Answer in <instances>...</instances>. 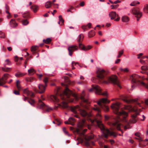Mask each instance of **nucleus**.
<instances>
[{"label": "nucleus", "mask_w": 148, "mask_h": 148, "mask_svg": "<svg viewBox=\"0 0 148 148\" xmlns=\"http://www.w3.org/2000/svg\"><path fill=\"white\" fill-rule=\"evenodd\" d=\"M97 104L99 106L98 107L96 105H94V107L92 108V109L97 112V114L95 119L92 121L93 123L95 122L98 126L100 128L102 134L101 138H107L109 136H113L114 137L116 136V134L112 131H110L108 129H106L103 125L101 123V110L100 108L103 109L106 111L108 110L109 108L106 105V103H109V101L106 98H102L97 102Z\"/></svg>", "instance_id": "nucleus-1"}, {"label": "nucleus", "mask_w": 148, "mask_h": 148, "mask_svg": "<svg viewBox=\"0 0 148 148\" xmlns=\"http://www.w3.org/2000/svg\"><path fill=\"white\" fill-rule=\"evenodd\" d=\"M120 107L121 103L118 102L113 103L111 106V108L114 110V112L118 115L124 116L123 121L125 122H127L125 117L127 116L128 113L123 110L119 111V109Z\"/></svg>", "instance_id": "nucleus-2"}, {"label": "nucleus", "mask_w": 148, "mask_h": 148, "mask_svg": "<svg viewBox=\"0 0 148 148\" xmlns=\"http://www.w3.org/2000/svg\"><path fill=\"white\" fill-rule=\"evenodd\" d=\"M72 95L76 99H77L78 98L76 95L73 93L71 91L67 88H66L65 90L63 91L62 94L60 95L61 99L63 100L66 101L68 102H73V99L69 98L70 96Z\"/></svg>", "instance_id": "nucleus-3"}, {"label": "nucleus", "mask_w": 148, "mask_h": 148, "mask_svg": "<svg viewBox=\"0 0 148 148\" xmlns=\"http://www.w3.org/2000/svg\"><path fill=\"white\" fill-rule=\"evenodd\" d=\"M76 131L79 136L81 137V138H78L77 139L78 140L80 139L82 143L84 141V140H85V145L87 146H89L90 143L88 141L93 138V135L92 134L88 136L85 135L83 133L80 132V130L79 129H77Z\"/></svg>", "instance_id": "nucleus-4"}, {"label": "nucleus", "mask_w": 148, "mask_h": 148, "mask_svg": "<svg viewBox=\"0 0 148 148\" xmlns=\"http://www.w3.org/2000/svg\"><path fill=\"white\" fill-rule=\"evenodd\" d=\"M77 110L79 111L81 115L83 117H90L91 116V114L88 113L86 110L82 109L78 105H77L71 109V111L75 114L76 113Z\"/></svg>", "instance_id": "nucleus-5"}, {"label": "nucleus", "mask_w": 148, "mask_h": 148, "mask_svg": "<svg viewBox=\"0 0 148 148\" xmlns=\"http://www.w3.org/2000/svg\"><path fill=\"white\" fill-rule=\"evenodd\" d=\"M37 108L38 109H42L44 112H49L52 109L48 106L45 105L40 100H39V103Z\"/></svg>", "instance_id": "nucleus-6"}, {"label": "nucleus", "mask_w": 148, "mask_h": 148, "mask_svg": "<svg viewBox=\"0 0 148 148\" xmlns=\"http://www.w3.org/2000/svg\"><path fill=\"white\" fill-rule=\"evenodd\" d=\"M97 77L100 79H103L106 74V72L103 69L98 68L97 71Z\"/></svg>", "instance_id": "nucleus-7"}, {"label": "nucleus", "mask_w": 148, "mask_h": 148, "mask_svg": "<svg viewBox=\"0 0 148 148\" xmlns=\"http://www.w3.org/2000/svg\"><path fill=\"white\" fill-rule=\"evenodd\" d=\"M43 82L45 84V86L41 84H39L38 86L39 90L38 93L40 94L44 93L45 91L46 87L47 86V83L48 82V78L47 77L45 78L43 80Z\"/></svg>", "instance_id": "nucleus-8"}, {"label": "nucleus", "mask_w": 148, "mask_h": 148, "mask_svg": "<svg viewBox=\"0 0 148 148\" xmlns=\"http://www.w3.org/2000/svg\"><path fill=\"white\" fill-rule=\"evenodd\" d=\"M132 12L137 18V20L138 21L139 18L142 16V13L140 11L139 8H133L132 10Z\"/></svg>", "instance_id": "nucleus-9"}, {"label": "nucleus", "mask_w": 148, "mask_h": 148, "mask_svg": "<svg viewBox=\"0 0 148 148\" xmlns=\"http://www.w3.org/2000/svg\"><path fill=\"white\" fill-rule=\"evenodd\" d=\"M108 80L114 84L117 85L118 86L121 88L120 85L119 81L117 79V77L116 76L114 75L111 77H109L108 79Z\"/></svg>", "instance_id": "nucleus-10"}, {"label": "nucleus", "mask_w": 148, "mask_h": 148, "mask_svg": "<svg viewBox=\"0 0 148 148\" xmlns=\"http://www.w3.org/2000/svg\"><path fill=\"white\" fill-rule=\"evenodd\" d=\"M10 75L8 73L5 74L3 77L0 79V86H3L4 84L7 82V79Z\"/></svg>", "instance_id": "nucleus-11"}, {"label": "nucleus", "mask_w": 148, "mask_h": 148, "mask_svg": "<svg viewBox=\"0 0 148 148\" xmlns=\"http://www.w3.org/2000/svg\"><path fill=\"white\" fill-rule=\"evenodd\" d=\"M78 48L76 45H72L69 46L68 48L69 51V54L72 56L73 52L75 50H77Z\"/></svg>", "instance_id": "nucleus-12"}, {"label": "nucleus", "mask_w": 148, "mask_h": 148, "mask_svg": "<svg viewBox=\"0 0 148 148\" xmlns=\"http://www.w3.org/2000/svg\"><path fill=\"white\" fill-rule=\"evenodd\" d=\"M120 120L121 119H119L116 120L115 122L111 123L112 125L114 127V129L116 128L118 130H121L120 128L121 124L119 123Z\"/></svg>", "instance_id": "nucleus-13"}, {"label": "nucleus", "mask_w": 148, "mask_h": 148, "mask_svg": "<svg viewBox=\"0 0 148 148\" xmlns=\"http://www.w3.org/2000/svg\"><path fill=\"white\" fill-rule=\"evenodd\" d=\"M94 88L96 90V94L99 95H102L105 96L107 95V94L106 92L105 91L103 93H102L101 91V89L100 87L99 86H95Z\"/></svg>", "instance_id": "nucleus-14"}, {"label": "nucleus", "mask_w": 148, "mask_h": 148, "mask_svg": "<svg viewBox=\"0 0 148 148\" xmlns=\"http://www.w3.org/2000/svg\"><path fill=\"white\" fill-rule=\"evenodd\" d=\"M23 92L24 93L26 94L27 95H29L31 97L33 96L34 93L29 90L27 88L23 89Z\"/></svg>", "instance_id": "nucleus-15"}, {"label": "nucleus", "mask_w": 148, "mask_h": 148, "mask_svg": "<svg viewBox=\"0 0 148 148\" xmlns=\"http://www.w3.org/2000/svg\"><path fill=\"white\" fill-rule=\"evenodd\" d=\"M49 99L53 102H58L59 99L54 95H51L49 98Z\"/></svg>", "instance_id": "nucleus-16"}, {"label": "nucleus", "mask_w": 148, "mask_h": 148, "mask_svg": "<svg viewBox=\"0 0 148 148\" xmlns=\"http://www.w3.org/2000/svg\"><path fill=\"white\" fill-rule=\"evenodd\" d=\"M109 15L111 20L114 19L116 16H118V15L116 14V12L113 11L110 12Z\"/></svg>", "instance_id": "nucleus-17"}, {"label": "nucleus", "mask_w": 148, "mask_h": 148, "mask_svg": "<svg viewBox=\"0 0 148 148\" xmlns=\"http://www.w3.org/2000/svg\"><path fill=\"white\" fill-rule=\"evenodd\" d=\"M10 25L11 27H15L17 26V24L16 22L15 19H12L10 22Z\"/></svg>", "instance_id": "nucleus-18"}, {"label": "nucleus", "mask_w": 148, "mask_h": 148, "mask_svg": "<svg viewBox=\"0 0 148 148\" xmlns=\"http://www.w3.org/2000/svg\"><path fill=\"white\" fill-rule=\"evenodd\" d=\"M84 96V91H83L82 92V94L80 96V98L82 100V101H83L84 102L87 103L88 102L87 99H85Z\"/></svg>", "instance_id": "nucleus-19"}, {"label": "nucleus", "mask_w": 148, "mask_h": 148, "mask_svg": "<svg viewBox=\"0 0 148 148\" xmlns=\"http://www.w3.org/2000/svg\"><path fill=\"white\" fill-rule=\"evenodd\" d=\"M121 99L125 102L127 103H130L132 101L131 100L128 99L127 97L126 96H123Z\"/></svg>", "instance_id": "nucleus-20"}, {"label": "nucleus", "mask_w": 148, "mask_h": 148, "mask_svg": "<svg viewBox=\"0 0 148 148\" xmlns=\"http://www.w3.org/2000/svg\"><path fill=\"white\" fill-rule=\"evenodd\" d=\"M121 20L123 22H127L129 21V18L127 16H122Z\"/></svg>", "instance_id": "nucleus-21"}, {"label": "nucleus", "mask_w": 148, "mask_h": 148, "mask_svg": "<svg viewBox=\"0 0 148 148\" xmlns=\"http://www.w3.org/2000/svg\"><path fill=\"white\" fill-rule=\"evenodd\" d=\"M136 115H133L132 116V119L130 121V122L132 123H135L136 122Z\"/></svg>", "instance_id": "nucleus-22"}, {"label": "nucleus", "mask_w": 148, "mask_h": 148, "mask_svg": "<svg viewBox=\"0 0 148 148\" xmlns=\"http://www.w3.org/2000/svg\"><path fill=\"white\" fill-rule=\"evenodd\" d=\"M20 82L18 80H17L16 81V86L18 90H20L21 89V87L20 84Z\"/></svg>", "instance_id": "nucleus-23"}, {"label": "nucleus", "mask_w": 148, "mask_h": 148, "mask_svg": "<svg viewBox=\"0 0 148 148\" xmlns=\"http://www.w3.org/2000/svg\"><path fill=\"white\" fill-rule=\"evenodd\" d=\"M51 41V39L50 38H48L46 39H43V42L44 43L46 44H49L50 43Z\"/></svg>", "instance_id": "nucleus-24"}, {"label": "nucleus", "mask_w": 148, "mask_h": 148, "mask_svg": "<svg viewBox=\"0 0 148 148\" xmlns=\"http://www.w3.org/2000/svg\"><path fill=\"white\" fill-rule=\"evenodd\" d=\"M124 108L125 109L129 110L130 111L133 110V108H132V106L130 105L125 106Z\"/></svg>", "instance_id": "nucleus-25"}, {"label": "nucleus", "mask_w": 148, "mask_h": 148, "mask_svg": "<svg viewBox=\"0 0 148 148\" xmlns=\"http://www.w3.org/2000/svg\"><path fill=\"white\" fill-rule=\"evenodd\" d=\"M52 3L50 1H48L46 2L45 4V7L46 8H49L51 7Z\"/></svg>", "instance_id": "nucleus-26"}, {"label": "nucleus", "mask_w": 148, "mask_h": 148, "mask_svg": "<svg viewBox=\"0 0 148 148\" xmlns=\"http://www.w3.org/2000/svg\"><path fill=\"white\" fill-rule=\"evenodd\" d=\"M30 8L31 9H32L34 12H36L38 9V6L35 5H33L31 6Z\"/></svg>", "instance_id": "nucleus-27"}, {"label": "nucleus", "mask_w": 148, "mask_h": 148, "mask_svg": "<svg viewBox=\"0 0 148 148\" xmlns=\"http://www.w3.org/2000/svg\"><path fill=\"white\" fill-rule=\"evenodd\" d=\"M84 37L82 34H80L78 37L77 41L78 42H80L83 40Z\"/></svg>", "instance_id": "nucleus-28"}, {"label": "nucleus", "mask_w": 148, "mask_h": 148, "mask_svg": "<svg viewBox=\"0 0 148 148\" xmlns=\"http://www.w3.org/2000/svg\"><path fill=\"white\" fill-rule=\"evenodd\" d=\"M29 74V75H32L35 72V71L33 69L31 68L28 71Z\"/></svg>", "instance_id": "nucleus-29"}, {"label": "nucleus", "mask_w": 148, "mask_h": 148, "mask_svg": "<svg viewBox=\"0 0 148 148\" xmlns=\"http://www.w3.org/2000/svg\"><path fill=\"white\" fill-rule=\"evenodd\" d=\"M139 3H140L138 1H134L130 3V5L131 6H135L136 5V4H139Z\"/></svg>", "instance_id": "nucleus-30"}, {"label": "nucleus", "mask_w": 148, "mask_h": 148, "mask_svg": "<svg viewBox=\"0 0 148 148\" xmlns=\"http://www.w3.org/2000/svg\"><path fill=\"white\" fill-rule=\"evenodd\" d=\"M95 35V32L93 31H91L88 34V36L89 37H91Z\"/></svg>", "instance_id": "nucleus-31"}, {"label": "nucleus", "mask_w": 148, "mask_h": 148, "mask_svg": "<svg viewBox=\"0 0 148 148\" xmlns=\"http://www.w3.org/2000/svg\"><path fill=\"white\" fill-rule=\"evenodd\" d=\"M29 23L27 19H24L22 21V24L24 25H26L28 24Z\"/></svg>", "instance_id": "nucleus-32"}, {"label": "nucleus", "mask_w": 148, "mask_h": 148, "mask_svg": "<svg viewBox=\"0 0 148 148\" xmlns=\"http://www.w3.org/2000/svg\"><path fill=\"white\" fill-rule=\"evenodd\" d=\"M5 62L6 63L4 64V67H5L6 65H10L11 64L10 62L9 61V60L8 59L6 60L5 61Z\"/></svg>", "instance_id": "nucleus-33"}, {"label": "nucleus", "mask_w": 148, "mask_h": 148, "mask_svg": "<svg viewBox=\"0 0 148 148\" xmlns=\"http://www.w3.org/2000/svg\"><path fill=\"white\" fill-rule=\"evenodd\" d=\"M1 69L3 71L5 72H8L10 71V69H11L10 68L8 67H2Z\"/></svg>", "instance_id": "nucleus-34"}, {"label": "nucleus", "mask_w": 148, "mask_h": 148, "mask_svg": "<svg viewBox=\"0 0 148 148\" xmlns=\"http://www.w3.org/2000/svg\"><path fill=\"white\" fill-rule=\"evenodd\" d=\"M28 102L32 106H34V104L35 103L34 100L33 99H31L30 101L27 100Z\"/></svg>", "instance_id": "nucleus-35"}, {"label": "nucleus", "mask_w": 148, "mask_h": 148, "mask_svg": "<svg viewBox=\"0 0 148 148\" xmlns=\"http://www.w3.org/2000/svg\"><path fill=\"white\" fill-rule=\"evenodd\" d=\"M123 50H122L121 51H119V54L116 57L117 58H120L121 56L123 54Z\"/></svg>", "instance_id": "nucleus-36"}, {"label": "nucleus", "mask_w": 148, "mask_h": 148, "mask_svg": "<svg viewBox=\"0 0 148 148\" xmlns=\"http://www.w3.org/2000/svg\"><path fill=\"white\" fill-rule=\"evenodd\" d=\"M62 105L63 108H65L68 107L67 103L64 101L62 102Z\"/></svg>", "instance_id": "nucleus-37"}, {"label": "nucleus", "mask_w": 148, "mask_h": 148, "mask_svg": "<svg viewBox=\"0 0 148 148\" xmlns=\"http://www.w3.org/2000/svg\"><path fill=\"white\" fill-rule=\"evenodd\" d=\"M92 47L90 45H88L86 46H85L84 49V51H86L90 49Z\"/></svg>", "instance_id": "nucleus-38"}, {"label": "nucleus", "mask_w": 148, "mask_h": 148, "mask_svg": "<svg viewBox=\"0 0 148 148\" xmlns=\"http://www.w3.org/2000/svg\"><path fill=\"white\" fill-rule=\"evenodd\" d=\"M144 11L147 13H148V5H146L144 8Z\"/></svg>", "instance_id": "nucleus-39"}, {"label": "nucleus", "mask_w": 148, "mask_h": 148, "mask_svg": "<svg viewBox=\"0 0 148 148\" xmlns=\"http://www.w3.org/2000/svg\"><path fill=\"white\" fill-rule=\"evenodd\" d=\"M79 47L82 50L84 51L85 46L81 43H79Z\"/></svg>", "instance_id": "nucleus-40"}, {"label": "nucleus", "mask_w": 148, "mask_h": 148, "mask_svg": "<svg viewBox=\"0 0 148 148\" xmlns=\"http://www.w3.org/2000/svg\"><path fill=\"white\" fill-rule=\"evenodd\" d=\"M119 70L121 71H123L124 72H127L128 71V69L127 68H125L123 69L122 68L119 69Z\"/></svg>", "instance_id": "nucleus-41"}, {"label": "nucleus", "mask_w": 148, "mask_h": 148, "mask_svg": "<svg viewBox=\"0 0 148 148\" xmlns=\"http://www.w3.org/2000/svg\"><path fill=\"white\" fill-rule=\"evenodd\" d=\"M24 75V74L22 73H16L15 74V75L16 77H22Z\"/></svg>", "instance_id": "nucleus-42"}, {"label": "nucleus", "mask_w": 148, "mask_h": 148, "mask_svg": "<svg viewBox=\"0 0 148 148\" xmlns=\"http://www.w3.org/2000/svg\"><path fill=\"white\" fill-rule=\"evenodd\" d=\"M36 45L34 46H32L31 48V51H35L36 50V47H38Z\"/></svg>", "instance_id": "nucleus-43"}, {"label": "nucleus", "mask_w": 148, "mask_h": 148, "mask_svg": "<svg viewBox=\"0 0 148 148\" xmlns=\"http://www.w3.org/2000/svg\"><path fill=\"white\" fill-rule=\"evenodd\" d=\"M59 21L61 22L62 24H63L64 22V20L62 18V16L61 15H60L59 16Z\"/></svg>", "instance_id": "nucleus-44"}, {"label": "nucleus", "mask_w": 148, "mask_h": 148, "mask_svg": "<svg viewBox=\"0 0 148 148\" xmlns=\"http://www.w3.org/2000/svg\"><path fill=\"white\" fill-rule=\"evenodd\" d=\"M141 69L143 70H146L148 69V68L147 66H144L141 67Z\"/></svg>", "instance_id": "nucleus-45"}, {"label": "nucleus", "mask_w": 148, "mask_h": 148, "mask_svg": "<svg viewBox=\"0 0 148 148\" xmlns=\"http://www.w3.org/2000/svg\"><path fill=\"white\" fill-rule=\"evenodd\" d=\"M5 37V36L4 33L0 31V38H3Z\"/></svg>", "instance_id": "nucleus-46"}, {"label": "nucleus", "mask_w": 148, "mask_h": 148, "mask_svg": "<svg viewBox=\"0 0 148 148\" xmlns=\"http://www.w3.org/2000/svg\"><path fill=\"white\" fill-rule=\"evenodd\" d=\"M78 64H78L77 62H72L71 64V66L72 67V69H75V68L73 67V64H75V65H76V64Z\"/></svg>", "instance_id": "nucleus-47"}, {"label": "nucleus", "mask_w": 148, "mask_h": 148, "mask_svg": "<svg viewBox=\"0 0 148 148\" xmlns=\"http://www.w3.org/2000/svg\"><path fill=\"white\" fill-rule=\"evenodd\" d=\"M82 28L84 29V32H85L86 30H88L87 25L82 26Z\"/></svg>", "instance_id": "nucleus-48"}, {"label": "nucleus", "mask_w": 148, "mask_h": 148, "mask_svg": "<svg viewBox=\"0 0 148 148\" xmlns=\"http://www.w3.org/2000/svg\"><path fill=\"white\" fill-rule=\"evenodd\" d=\"M83 125V124L82 123L80 122L79 123L77 124L78 127L79 128L82 127Z\"/></svg>", "instance_id": "nucleus-49"}, {"label": "nucleus", "mask_w": 148, "mask_h": 148, "mask_svg": "<svg viewBox=\"0 0 148 148\" xmlns=\"http://www.w3.org/2000/svg\"><path fill=\"white\" fill-rule=\"evenodd\" d=\"M97 86V85H96V86H93L92 88H91L89 90V91L90 92H92L93 91V90H95V93H96V90L94 88V87H95V86Z\"/></svg>", "instance_id": "nucleus-50"}, {"label": "nucleus", "mask_w": 148, "mask_h": 148, "mask_svg": "<svg viewBox=\"0 0 148 148\" xmlns=\"http://www.w3.org/2000/svg\"><path fill=\"white\" fill-rule=\"evenodd\" d=\"M33 79V78L32 77H30L29 78H26V80L27 82H32Z\"/></svg>", "instance_id": "nucleus-51"}, {"label": "nucleus", "mask_w": 148, "mask_h": 148, "mask_svg": "<svg viewBox=\"0 0 148 148\" xmlns=\"http://www.w3.org/2000/svg\"><path fill=\"white\" fill-rule=\"evenodd\" d=\"M73 9V7L72 6H71L69 9L67 10V12H71V13H72L73 12L71 11V10Z\"/></svg>", "instance_id": "nucleus-52"}, {"label": "nucleus", "mask_w": 148, "mask_h": 148, "mask_svg": "<svg viewBox=\"0 0 148 148\" xmlns=\"http://www.w3.org/2000/svg\"><path fill=\"white\" fill-rule=\"evenodd\" d=\"M68 120L69 121V122L71 123H73V122H72V121H74V119L70 117L69 119Z\"/></svg>", "instance_id": "nucleus-53"}, {"label": "nucleus", "mask_w": 148, "mask_h": 148, "mask_svg": "<svg viewBox=\"0 0 148 148\" xmlns=\"http://www.w3.org/2000/svg\"><path fill=\"white\" fill-rule=\"evenodd\" d=\"M135 135L136 136L138 137L139 138H140V134L139 132H137L135 134Z\"/></svg>", "instance_id": "nucleus-54"}, {"label": "nucleus", "mask_w": 148, "mask_h": 148, "mask_svg": "<svg viewBox=\"0 0 148 148\" xmlns=\"http://www.w3.org/2000/svg\"><path fill=\"white\" fill-rule=\"evenodd\" d=\"M64 123L65 124H70L71 125H74V124L73 123H70V122H69V121H66L64 122Z\"/></svg>", "instance_id": "nucleus-55"}, {"label": "nucleus", "mask_w": 148, "mask_h": 148, "mask_svg": "<svg viewBox=\"0 0 148 148\" xmlns=\"http://www.w3.org/2000/svg\"><path fill=\"white\" fill-rule=\"evenodd\" d=\"M14 93L16 95H19L20 93L17 90H14Z\"/></svg>", "instance_id": "nucleus-56"}, {"label": "nucleus", "mask_w": 148, "mask_h": 148, "mask_svg": "<svg viewBox=\"0 0 148 148\" xmlns=\"http://www.w3.org/2000/svg\"><path fill=\"white\" fill-rule=\"evenodd\" d=\"M77 84H83L84 83V82L83 81L81 82H77Z\"/></svg>", "instance_id": "nucleus-57"}, {"label": "nucleus", "mask_w": 148, "mask_h": 148, "mask_svg": "<svg viewBox=\"0 0 148 148\" xmlns=\"http://www.w3.org/2000/svg\"><path fill=\"white\" fill-rule=\"evenodd\" d=\"M23 99L24 101L29 100H28V98L27 97L24 96V97L23 98Z\"/></svg>", "instance_id": "nucleus-58"}, {"label": "nucleus", "mask_w": 148, "mask_h": 148, "mask_svg": "<svg viewBox=\"0 0 148 148\" xmlns=\"http://www.w3.org/2000/svg\"><path fill=\"white\" fill-rule=\"evenodd\" d=\"M121 60L120 59H117L115 62V64L119 63L120 61Z\"/></svg>", "instance_id": "nucleus-59"}, {"label": "nucleus", "mask_w": 148, "mask_h": 148, "mask_svg": "<svg viewBox=\"0 0 148 148\" xmlns=\"http://www.w3.org/2000/svg\"><path fill=\"white\" fill-rule=\"evenodd\" d=\"M63 130L64 132L66 134H68V132L66 131V128H63Z\"/></svg>", "instance_id": "nucleus-60"}, {"label": "nucleus", "mask_w": 148, "mask_h": 148, "mask_svg": "<svg viewBox=\"0 0 148 148\" xmlns=\"http://www.w3.org/2000/svg\"><path fill=\"white\" fill-rule=\"evenodd\" d=\"M5 8L6 9L5 10H8L9 9V6L7 4H6L5 5Z\"/></svg>", "instance_id": "nucleus-61"}, {"label": "nucleus", "mask_w": 148, "mask_h": 148, "mask_svg": "<svg viewBox=\"0 0 148 148\" xmlns=\"http://www.w3.org/2000/svg\"><path fill=\"white\" fill-rule=\"evenodd\" d=\"M22 16L23 17L25 18H27L28 16V15L27 14H23L22 15Z\"/></svg>", "instance_id": "nucleus-62"}, {"label": "nucleus", "mask_w": 148, "mask_h": 148, "mask_svg": "<svg viewBox=\"0 0 148 148\" xmlns=\"http://www.w3.org/2000/svg\"><path fill=\"white\" fill-rule=\"evenodd\" d=\"M140 62L142 64H144L145 63V61L142 60H140Z\"/></svg>", "instance_id": "nucleus-63"}, {"label": "nucleus", "mask_w": 148, "mask_h": 148, "mask_svg": "<svg viewBox=\"0 0 148 148\" xmlns=\"http://www.w3.org/2000/svg\"><path fill=\"white\" fill-rule=\"evenodd\" d=\"M145 103L148 106V99L146 100L145 101Z\"/></svg>", "instance_id": "nucleus-64"}]
</instances>
